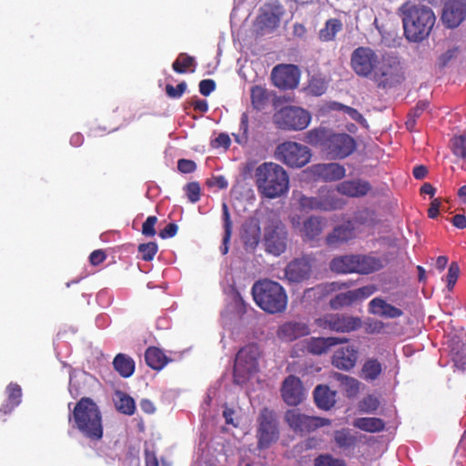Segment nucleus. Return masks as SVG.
<instances>
[{
    "label": "nucleus",
    "instance_id": "nucleus-1",
    "mask_svg": "<svg viewBox=\"0 0 466 466\" xmlns=\"http://www.w3.org/2000/svg\"><path fill=\"white\" fill-rule=\"evenodd\" d=\"M399 15L404 35L410 42L420 43L427 39L436 24V15L431 7L420 1H406L399 8Z\"/></svg>",
    "mask_w": 466,
    "mask_h": 466
},
{
    "label": "nucleus",
    "instance_id": "nucleus-2",
    "mask_svg": "<svg viewBox=\"0 0 466 466\" xmlns=\"http://www.w3.org/2000/svg\"><path fill=\"white\" fill-rule=\"evenodd\" d=\"M72 429L91 441H99L104 435L102 413L97 404L88 397L81 398L68 415Z\"/></svg>",
    "mask_w": 466,
    "mask_h": 466
},
{
    "label": "nucleus",
    "instance_id": "nucleus-3",
    "mask_svg": "<svg viewBox=\"0 0 466 466\" xmlns=\"http://www.w3.org/2000/svg\"><path fill=\"white\" fill-rule=\"evenodd\" d=\"M258 191L268 198H276L288 192L289 179L286 170L273 162H265L255 170Z\"/></svg>",
    "mask_w": 466,
    "mask_h": 466
},
{
    "label": "nucleus",
    "instance_id": "nucleus-4",
    "mask_svg": "<svg viewBox=\"0 0 466 466\" xmlns=\"http://www.w3.org/2000/svg\"><path fill=\"white\" fill-rule=\"evenodd\" d=\"M256 304L268 314L282 313L288 306L285 289L277 281L268 279L256 281L251 289Z\"/></svg>",
    "mask_w": 466,
    "mask_h": 466
},
{
    "label": "nucleus",
    "instance_id": "nucleus-5",
    "mask_svg": "<svg viewBox=\"0 0 466 466\" xmlns=\"http://www.w3.org/2000/svg\"><path fill=\"white\" fill-rule=\"evenodd\" d=\"M261 355L262 351L257 343H248L238 351L233 370L235 384L243 385L251 375L258 371Z\"/></svg>",
    "mask_w": 466,
    "mask_h": 466
},
{
    "label": "nucleus",
    "instance_id": "nucleus-6",
    "mask_svg": "<svg viewBox=\"0 0 466 466\" xmlns=\"http://www.w3.org/2000/svg\"><path fill=\"white\" fill-rule=\"evenodd\" d=\"M288 237L287 228L279 218L269 219L264 228L262 238L265 251L275 257L280 256L287 249Z\"/></svg>",
    "mask_w": 466,
    "mask_h": 466
},
{
    "label": "nucleus",
    "instance_id": "nucleus-7",
    "mask_svg": "<svg viewBox=\"0 0 466 466\" xmlns=\"http://www.w3.org/2000/svg\"><path fill=\"white\" fill-rule=\"evenodd\" d=\"M403 79L402 67L397 57L383 56L380 60L379 59L373 73V80L379 87H392L400 84Z\"/></svg>",
    "mask_w": 466,
    "mask_h": 466
},
{
    "label": "nucleus",
    "instance_id": "nucleus-8",
    "mask_svg": "<svg viewBox=\"0 0 466 466\" xmlns=\"http://www.w3.org/2000/svg\"><path fill=\"white\" fill-rule=\"evenodd\" d=\"M275 157L290 167H302L309 162L311 153L309 147L304 145L287 141L277 147Z\"/></svg>",
    "mask_w": 466,
    "mask_h": 466
},
{
    "label": "nucleus",
    "instance_id": "nucleus-9",
    "mask_svg": "<svg viewBox=\"0 0 466 466\" xmlns=\"http://www.w3.org/2000/svg\"><path fill=\"white\" fill-rule=\"evenodd\" d=\"M311 119L310 114L300 107L286 106L274 116V122L280 129L303 130Z\"/></svg>",
    "mask_w": 466,
    "mask_h": 466
},
{
    "label": "nucleus",
    "instance_id": "nucleus-10",
    "mask_svg": "<svg viewBox=\"0 0 466 466\" xmlns=\"http://www.w3.org/2000/svg\"><path fill=\"white\" fill-rule=\"evenodd\" d=\"M299 202L304 210L333 211L341 209L345 205V201L330 190H321L316 197L302 196Z\"/></svg>",
    "mask_w": 466,
    "mask_h": 466
},
{
    "label": "nucleus",
    "instance_id": "nucleus-11",
    "mask_svg": "<svg viewBox=\"0 0 466 466\" xmlns=\"http://www.w3.org/2000/svg\"><path fill=\"white\" fill-rule=\"evenodd\" d=\"M355 149L356 141L351 136L331 131L326 142L324 153L330 159H343L351 155Z\"/></svg>",
    "mask_w": 466,
    "mask_h": 466
},
{
    "label": "nucleus",
    "instance_id": "nucleus-12",
    "mask_svg": "<svg viewBox=\"0 0 466 466\" xmlns=\"http://www.w3.org/2000/svg\"><path fill=\"white\" fill-rule=\"evenodd\" d=\"M285 421L290 429L296 432L307 433L313 431L320 427L329 425L328 419L308 416L301 413L299 410H288L284 416Z\"/></svg>",
    "mask_w": 466,
    "mask_h": 466
},
{
    "label": "nucleus",
    "instance_id": "nucleus-13",
    "mask_svg": "<svg viewBox=\"0 0 466 466\" xmlns=\"http://www.w3.org/2000/svg\"><path fill=\"white\" fill-rule=\"evenodd\" d=\"M379 57L370 47H357L350 56L352 70L360 76H373Z\"/></svg>",
    "mask_w": 466,
    "mask_h": 466
},
{
    "label": "nucleus",
    "instance_id": "nucleus-14",
    "mask_svg": "<svg viewBox=\"0 0 466 466\" xmlns=\"http://www.w3.org/2000/svg\"><path fill=\"white\" fill-rule=\"evenodd\" d=\"M315 322L319 328L335 332H350L361 326L360 318L339 313L326 314Z\"/></svg>",
    "mask_w": 466,
    "mask_h": 466
},
{
    "label": "nucleus",
    "instance_id": "nucleus-15",
    "mask_svg": "<svg viewBox=\"0 0 466 466\" xmlns=\"http://www.w3.org/2000/svg\"><path fill=\"white\" fill-rule=\"evenodd\" d=\"M258 421V446L260 448H268L272 442L279 439V430L275 413L268 408H264L260 411Z\"/></svg>",
    "mask_w": 466,
    "mask_h": 466
},
{
    "label": "nucleus",
    "instance_id": "nucleus-16",
    "mask_svg": "<svg viewBox=\"0 0 466 466\" xmlns=\"http://www.w3.org/2000/svg\"><path fill=\"white\" fill-rule=\"evenodd\" d=\"M300 72L294 65H278L271 72V80L279 89H294L299 86Z\"/></svg>",
    "mask_w": 466,
    "mask_h": 466
},
{
    "label": "nucleus",
    "instance_id": "nucleus-17",
    "mask_svg": "<svg viewBox=\"0 0 466 466\" xmlns=\"http://www.w3.org/2000/svg\"><path fill=\"white\" fill-rule=\"evenodd\" d=\"M441 18L446 27H458L466 19V0H446Z\"/></svg>",
    "mask_w": 466,
    "mask_h": 466
},
{
    "label": "nucleus",
    "instance_id": "nucleus-18",
    "mask_svg": "<svg viewBox=\"0 0 466 466\" xmlns=\"http://www.w3.org/2000/svg\"><path fill=\"white\" fill-rule=\"evenodd\" d=\"M280 392L284 402L289 406H297L305 399L303 384L295 375H289L284 380Z\"/></svg>",
    "mask_w": 466,
    "mask_h": 466
},
{
    "label": "nucleus",
    "instance_id": "nucleus-19",
    "mask_svg": "<svg viewBox=\"0 0 466 466\" xmlns=\"http://www.w3.org/2000/svg\"><path fill=\"white\" fill-rule=\"evenodd\" d=\"M356 237V227L352 220L336 226L325 238V244L328 247L335 248L347 243Z\"/></svg>",
    "mask_w": 466,
    "mask_h": 466
},
{
    "label": "nucleus",
    "instance_id": "nucleus-20",
    "mask_svg": "<svg viewBox=\"0 0 466 466\" xmlns=\"http://www.w3.org/2000/svg\"><path fill=\"white\" fill-rule=\"evenodd\" d=\"M310 328L305 321L289 320L279 326L277 334L283 341L292 342L309 335Z\"/></svg>",
    "mask_w": 466,
    "mask_h": 466
},
{
    "label": "nucleus",
    "instance_id": "nucleus-21",
    "mask_svg": "<svg viewBox=\"0 0 466 466\" xmlns=\"http://www.w3.org/2000/svg\"><path fill=\"white\" fill-rule=\"evenodd\" d=\"M311 262L307 257L290 261L285 268V277L290 282L299 283L308 279L311 273Z\"/></svg>",
    "mask_w": 466,
    "mask_h": 466
},
{
    "label": "nucleus",
    "instance_id": "nucleus-22",
    "mask_svg": "<svg viewBox=\"0 0 466 466\" xmlns=\"http://www.w3.org/2000/svg\"><path fill=\"white\" fill-rule=\"evenodd\" d=\"M313 176L326 182L337 181L345 177L346 170L339 163L316 164L311 167Z\"/></svg>",
    "mask_w": 466,
    "mask_h": 466
},
{
    "label": "nucleus",
    "instance_id": "nucleus-23",
    "mask_svg": "<svg viewBox=\"0 0 466 466\" xmlns=\"http://www.w3.org/2000/svg\"><path fill=\"white\" fill-rule=\"evenodd\" d=\"M358 350L353 345H347L338 349L333 356L331 363L334 367L342 370H351L357 362Z\"/></svg>",
    "mask_w": 466,
    "mask_h": 466
},
{
    "label": "nucleus",
    "instance_id": "nucleus-24",
    "mask_svg": "<svg viewBox=\"0 0 466 466\" xmlns=\"http://www.w3.org/2000/svg\"><path fill=\"white\" fill-rule=\"evenodd\" d=\"M369 181L360 178L344 180L337 185V191L350 198H362L371 190Z\"/></svg>",
    "mask_w": 466,
    "mask_h": 466
},
{
    "label": "nucleus",
    "instance_id": "nucleus-25",
    "mask_svg": "<svg viewBox=\"0 0 466 466\" xmlns=\"http://www.w3.org/2000/svg\"><path fill=\"white\" fill-rule=\"evenodd\" d=\"M348 341L346 338L336 337H312L305 341V348L308 352L313 355H322L329 351V350L338 344H342Z\"/></svg>",
    "mask_w": 466,
    "mask_h": 466
},
{
    "label": "nucleus",
    "instance_id": "nucleus-26",
    "mask_svg": "<svg viewBox=\"0 0 466 466\" xmlns=\"http://www.w3.org/2000/svg\"><path fill=\"white\" fill-rule=\"evenodd\" d=\"M282 15V7L279 5H268L258 15V23L262 30L271 32L279 26Z\"/></svg>",
    "mask_w": 466,
    "mask_h": 466
},
{
    "label": "nucleus",
    "instance_id": "nucleus-27",
    "mask_svg": "<svg viewBox=\"0 0 466 466\" xmlns=\"http://www.w3.org/2000/svg\"><path fill=\"white\" fill-rule=\"evenodd\" d=\"M324 226V218L319 216H309L304 220L299 232L304 240H317L323 232Z\"/></svg>",
    "mask_w": 466,
    "mask_h": 466
},
{
    "label": "nucleus",
    "instance_id": "nucleus-28",
    "mask_svg": "<svg viewBox=\"0 0 466 466\" xmlns=\"http://www.w3.org/2000/svg\"><path fill=\"white\" fill-rule=\"evenodd\" d=\"M369 311L387 319H397L403 315V311L395 306L387 303L381 298H374L369 303Z\"/></svg>",
    "mask_w": 466,
    "mask_h": 466
},
{
    "label": "nucleus",
    "instance_id": "nucleus-29",
    "mask_svg": "<svg viewBox=\"0 0 466 466\" xmlns=\"http://www.w3.org/2000/svg\"><path fill=\"white\" fill-rule=\"evenodd\" d=\"M356 273L368 275L380 270L383 267V261L371 255H355Z\"/></svg>",
    "mask_w": 466,
    "mask_h": 466
},
{
    "label": "nucleus",
    "instance_id": "nucleus-30",
    "mask_svg": "<svg viewBox=\"0 0 466 466\" xmlns=\"http://www.w3.org/2000/svg\"><path fill=\"white\" fill-rule=\"evenodd\" d=\"M313 395L317 407L324 410H330L336 402V391L331 390L327 385H318Z\"/></svg>",
    "mask_w": 466,
    "mask_h": 466
},
{
    "label": "nucleus",
    "instance_id": "nucleus-31",
    "mask_svg": "<svg viewBox=\"0 0 466 466\" xmlns=\"http://www.w3.org/2000/svg\"><path fill=\"white\" fill-rule=\"evenodd\" d=\"M355 255L339 256L331 259L329 268L339 274L356 273Z\"/></svg>",
    "mask_w": 466,
    "mask_h": 466
},
{
    "label": "nucleus",
    "instance_id": "nucleus-32",
    "mask_svg": "<svg viewBox=\"0 0 466 466\" xmlns=\"http://www.w3.org/2000/svg\"><path fill=\"white\" fill-rule=\"evenodd\" d=\"M113 367L123 378H129L135 371V361L127 354L118 353L113 360Z\"/></svg>",
    "mask_w": 466,
    "mask_h": 466
},
{
    "label": "nucleus",
    "instance_id": "nucleus-33",
    "mask_svg": "<svg viewBox=\"0 0 466 466\" xmlns=\"http://www.w3.org/2000/svg\"><path fill=\"white\" fill-rule=\"evenodd\" d=\"M6 391L8 394L6 402L0 408V411L4 414L10 413L15 407H17L20 404L22 398V389L16 383H10L6 388Z\"/></svg>",
    "mask_w": 466,
    "mask_h": 466
},
{
    "label": "nucleus",
    "instance_id": "nucleus-34",
    "mask_svg": "<svg viewBox=\"0 0 466 466\" xmlns=\"http://www.w3.org/2000/svg\"><path fill=\"white\" fill-rule=\"evenodd\" d=\"M382 370V364L378 359L369 358L361 367V378L366 381H374L380 378Z\"/></svg>",
    "mask_w": 466,
    "mask_h": 466
},
{
    "label": "nucleus",
    "instance_id": "nucleus-35",
    "mask_svg": "<svg viewBox=\"0 0 466 466\" xmlns=\"http://www.w3.org/2000/svg\"><path fill=\"white\" fill-rule=\"evenodd\" d=\"M330 133L331 130L322 127L311 129L306 133L305 142L313 147H319L324 152L326 142H328Z\"/></svg>",
    "mask_w": 466,
    "mask_h": 466
},
{
    "label": "nucleus",
    "instance_id": "nucleus-36",
    "mask_svg": "<svg viewBox=\"0 0 466 466\" xmlns=\"http://www.w3.org/2000/svg\"><path fill=\"white\" fill-rule=\"evenodd\" d=\"M145 360L147 366L157 370L163 369L168 361L165 353L157 347H149L146 350Z\"/></svg>",
    "mask_w": 466,
    "mask_h": 466
},
{
    "label": "nucleus",
    "instance_id": "nucleus-37",
    "mask_svg": "<svg viewBox=\"0 0 466 466\" xmlns=\"http://www.w3.org/2000/svg\"><path fill=\"white\" fill-rule=\"evenodd\" d=\"M354 427L367 432H380L385 429L383 420L375 417L358 418L353 422Z\"/></svg>",
    "mask_w": 466,
    "mask_h": 466
},
{
    "label": "nucleus",
    "instance_id": "nucleus-38",
    "mask_svg": "<svg viewBox=\"0 0 466 466\" xmlns=\"http://www.w3.org/2000/svg\"><path fill=\"white\" fill-rule=\"evenodd\" d=\"M222 219H223L224 236H223L222 245L220 247V251H221L222 255H226L228 252V245H229L231 235H232V221L230 218L229 209L226 203H223V205H222Z\"/></svg>",
    "mask_w": 466,
    "mask_h": 466
},
{
    "label": "nucleus",
    "instance_id": "nucleus-39",
    "mask_svg": "<svg viewBox=\"0 0 466 466\" xmlns=\"http://www.w3.org/2000/svg\"><path fill=\"white\" fill-rule=\"evenodd\" d=\"M250 98L252 106L258 110H263L268 103L269 96L268 90L262 86H253L250 88Z\"/></svg>",
    "mask_w": 466,
    "mask_h": 466
},
{
    "label": "nucleus",
    "instance_id": "nucleus-40",
    "mask_svg": "<svg viewBox=\"0 0 466 466\" xmlns=\"http://www.w3.org/2000/svg\"><path fill=\"white\" fill-rule=\"evenodd\" d=\"M343 28V24L339 19L331 18L326 21L325 26L319 30V37L323 42L334 40L336 35Z\"/></svg>",
    "mask_w": 466,
    "mask_h": 466
},
{
    "label": "nucleus",
    "instance_id": "nucleus-41",
    "mask_svg": "<svg viewBox=\"0 0 466 466\" xmlns=\"http://www.w3.org/2000/svg\"><path fill=\"white\" fill-rule=\"evenodd\" d=\"M196 66L195 57L186 53H180L172 64V69L177 74H185L187 70L193 73Z\"/></svg>",
    "mask_w": 466,
    "mask_h": 466
},
{
    "label": "nucleus",
    "instance_id": "nucleus-42",
    "mask_svg": "<svg viewBox=\"0 0 466 466\" xmlns=\"http://www.w3.org/2000/svg\"><path fill=\"white\" fill-rule=\"evenodd\" d=\"M260 238V228L258 225H249L245 228L242 240L247 250H253L258 245Z\"/></svg>",
    "mask_w": 466,
    "mask_h": 466
},
{
    "label": "nucleus",
    "instance_id": "nucleus-43",
    "mask_svg": "<svg viewBox=\"0 0 466 466\" xmlns=\"http://www.w3.org/2000/svg\"><path fill=\"white\" fill-rule=\"evenodd\" d=\"M332 378L339 382L347 396L351 397L358 393L359 381L356 379L339 372H334Z\"/></svg>",
    "mask_w": 466,
    "mask_h": 466
},
{
    "label": "nucleus",
    "instance_id": "nucleus-44",
    "mask_svg": "<svg viewBox=\"0 0 466 466\" xmlns=\"http://www.w3.org/2000/svg\"><path fill=\"white\" fill-rule=\"evenodd\" d=\"M353 295L354 294L351 290L337 294L329 300L330 308L333 309H339L343 307L350 306L355 302Z\"/></svg>",
    "mask_w": 466,
    "mask_h": 466
},
{
    "label": "nucleus",
    "instance_id": "nucleus-45",
    "mask_svg": "<svg viewBox=\"0 0 466 466\" xmlns=\"http://www.w3.org/2000/svg\"><path fill=\"white\" fill-rule=\"evenodd\" d=\"M116 406L119 412L129 416L133 415L136 410V403L134 399L125 393L120 394L119 400Z\"/></svg>",
    "mask_w": 466,
    "mask_h": 466
},
{
    "label": "nucleus",
    "instance_id": "nucleus-46",
    "mask_svg": "<svg viewBox=\"0 0 466 466\" xmlns=\"http://www.w3.org/2000/svg\"><path fill=\"white\" fill-rule=\"evenodd\" d=\"M335 441L340 448H350L356 443V437L352 436L349 430L342 429L335 432Z\"/></svg>",
    "mask_w": 466,
    "mask_h": 466
},
{
    "label": "nucleus",
    "instance_id": "nucleus-47",
    "mask_svg": "<svg viewBox=\"0 0 466 466\" xmlns=\"http://www.w3.org/2000/svg\"><path fill=\"white\" fill-rule=\"evenodd\" d=\"M328 88V84L325 79L321 77H311L309 81L308 91L309 94L319 96L323 95Z\"/></svg>",
    "mask_w": 466,
    "mask_h": 466
},
{
    "label": "nucleus",
    "instance_id": "nucleus-48",
    "mask_svg": "<svg viewBox=\"0 0 466 466\" xmlns=\"http://www.w3.org/2000/svg\"><path fill=\"white\" fill-rule=\"evenodd\" d=\"M158 250L157 244L156 242H147L138 245L137 251L141 255V258L145 261L153 260Z\"/></svg>",
    "mask_w": 466,
    "mask_h": 466
},
{
    "label": "nucleus",
    "instance_id": "nucleus-49",
    "mask_svg": "<svg viewBox=\"0 0 466 466\" xmlns=\"http://www.w3.org/2000/svg\"><path fill=\"white\" fill-rule=\"evenodd\" d=\"M452 153L461 158H466V137L460 136L452 138L451 140Z\"/></svg>",
    "mask_w": 466,
    "mask_h": 466
},
{
    "label": "nucleus",
    "instance_id": "nucleus-50",
    "mask_svg": "<svg viewBox=\"0 0 466 466\" xmlns=\"http://www.w3.org/2000/svg\"><path fill=\"white\" fill-rule=\"evenodd\" d=\"M314 466H346L343 460L336 459L330 454H320L314 460Z\"/></svg>",
    "mask_w": 466,
    "mask_h": 466
},
{
    "label": "nucleus",
    "instance_id": "nucleus-51",
    "mask_svg": "<svg viewBox=\"0 0 466 466\" xmlns=\"http://www.w3.org/2000/svg\"><path fill=\"white\" fill-rule=\"evenodd\" d=\"M460 275V266L456 261H452L446 276L447 289L452 290Z\"/></svg>",
    "mask_w": 466,
    "mask_h": 466
},
{
    "label": "nucleus",
    "instance_id": "nucleus-52",
    "mask_svg": "<svg viewBox=\"0 0 466 466\" xmlns=\"http://www.w3.org/2000/svg\"><path fill=\"white\" fill-rule=\"evenodd\" d=\"M353 292L354 301L361 300L370 297L377 291V287L373 284L367 285L357 289L351 290Z\"/></svg>",
    "mask_w": 466,
    "mask_h": 466
},
{
    "label": "nucleus",
    "instance_id": "nucleus-53",
    "mask_svg": "<svg viewBox=\"0 0 466 466\" xmlns=\"http://www.w3.org/2000/svg\"><path fill=\"white\" fill-rule=\"evenodd\" d=\"M200 186L198 182H189L185 187V191L190 202L196 203L200 198Z\"/></svg>",
    "mask_w": 466,
    "mask_h": 466
},
{
    "label": "nucleus",
    "instance_id": "nucleus-54",
    "mask_svg": "<svg viewBox=\"0 0 466 466\" xmlns=\"http://www.w3.org/2000/svg\"><path fill=\"white\" fill-rule=\"evenodd\" d=\"M157 223V218L156 216H149L147 218L145 222L142 224L141 232L145 237H154L157 232L155 226Z\"/></svg>",
    "mask_w": 466,
    "mask_h": 466
},
{
    "label": "nucleus",
    "instance_id": "nucleus-55",
    "mask_svg": "<svg viewBox=\"0 0 466 466\" xmlns=\"http://www.w3.org/2000/svg\"><path fill=\"white\" fill-rule=\"evenodd\" d=\"M187 89V83L181 82L177 86H173L170 84L166 86V93L170 98H180Z\"/></svg>",
    "mask_w": 466,
    "mask_h": 466
},
{
    "label": "nucleus",
    "instance_id": "nucleus-56",
    "mask_svg": "<svg viewBox=\"0 0 466 466\" xmlns=\"http://www.w3.org/2000/svg\"><path fill=\"white\" fill-rule=\"evenodd\" d=\"M379 405L380 401L376 397L372 395H369L368 397L364 398L360 402L361 410L366 412L375 411L379 408Z\"/></svg>",
    "mask_w": 466,
    "mask_h": 466
},
{
    "label": "nucleus",
    "instance_id": "nucleus-57",
    "mask_svg": "<svg viewBox=\"0 0 466 466\" xmlns=\"http://www.w3.org/2000/svg\"><path fill=\"white\" fill-rule=\"evenodd\" d=\"M177 169L183 174H189L197 169V164L191 159L181 158L177 161Z\"/></svg>",
    "mask_w": 466,
    "mask_h": 466
},
{
    "label": "nucleus",
    "instance_id": "nucleus-58",
    "mask_svg": "<svg viewBox=\"0 0 466 466\" xmlns=\"http://www.w3.org/2000/svg\"><path fill=\"white\" fill-rule=\"evenodd\" d=\"M344 113L347 114L352 120L356 121L362 127H368V122L366 118L357 109L351 106L344 107Z\"/></svg>",
    "mask_w": 466,
    "mask_h": 466
},
{
    "label": "nucleus",
    "instance_id": "nucleus-59",
    "mask_svg": "<svg viewBox=\"0 0 466 466\" xmlns=\"http://www.w3.org/2000/svg\"><path fill=\"white\" fill-rule=\"evenodd\" d=\"M216 89V82L213 79H204L199 82V92L208 96Z\"/></svg>",
    "mask_w": 466,
    "mask_h": 466
},
{
    "label": "nucleus",
    "instance_id": "nucleus-60",
    "mask_svg": "<svg viewBox=\"0 0 466 466\" xmlns=\"http://www.w3.org/2000/svg\"><path fill=\"white\" fill-rule=\"evenodd\" d=\"M178 230V227L175 223H169L167 224L163 229H161L158 233V236L162 239L173 238L177 235Z\"/></svg>",
    "mask_w": 466,
    "mask_h": 466
},
{
    "label": "nucleus",
    "instance_id": "nucleus-61",
    "mask_svg": "<svg viewBox=\"0 0 466 466\" xmlns=\"http://www.w3.org/2000/svg\"><path fill=\"white\" fill-rule=\"evenodd\" d=\"M452 361L459 370H464L466 368V354L461 350L453 351Z\"/></svg>",
    "mask_w": 466,
    "mask_h": 466
},
{
    "label": "nucleus",
    "instance_id": "nucleus-62",
    "mask_svg": "<svg viewBox=\"0 0 466 466\" xmlns=\"http://www.w3.org/2000/svg\"><path fill=\"white\" fill-rule=\"evenodd\" d=\"M106 258V253L102 249L94 250L89 256V262L93 266H98Z\"/></svg>",
    "mask_w": 466,
    "mask_h": 466
},
{
    "label": "nucleus",
    "instance_id": "nucleus-63",
    "mask_svg": "<svg viewBox=\"0 0 466 466\" xmlns=\"http://www.w3.org/2000/svg\"><path fill=\"white\" fill-rule=\"evenodd\" d=\"M429 106L430 103L427 100L419 101L416 106L410 111L408 116H412L415 118L419 117L422 114V112L429 107Z\"/></svg>",
    "mask_w": 466,
    "mask_h": 466
},
{
    "label": "nucleus",
    "instance_id": "nucleus-64",
    "mask_svg": "<svg viewBox=\"0 0 466 466\" xmlns=\"http://www.w3.org/2000/svg\"><path fill=\"white\" fill-rule=\"evenodd\" d=\"M145 466H159V461L154 451L146 448L144 450Z\"/></svg>",
    "mask_w": 466,
    "mask_h": 466
}]
</instances>
